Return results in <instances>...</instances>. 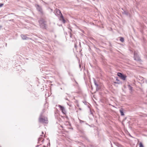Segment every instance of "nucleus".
Segmentation results:
<instances>
[{"instance_id": "6ab92c4d", "label": "nucleus", "mask_w": 147, "mask_h": 147, "mask_svg": "<svg viewBox=\"0 0 147 147\" xmlns=\"http://www.w3.org/2000/svg\"><path fill=\"white\" fill-rule=\"evenodd\" d=\"M99 89V88L98 86V87H96V90H98Z\"/></svg>"}, {"instance_id": "4be33fe9", "label": "nucleus", "mask_w": 147, "mask_h": 147, "mask_svg": "<svg viewBox=\"0 0 147 147\" xmlns=\"http://www.w3.org/2000/svg\"><path fill=\"white\" fill-rule=\"evenodd\" d=\"M83 122L84 121H82V120H80V122Z\"/></svg>"}, {"instance_id": "20e7f679", "label": "nucleus", "mask_w": 147, "mask_h": 147, "mask_svg": "<svg viewBox=\"0 0 147 147\" xmlns=\"http://www.w3.org/2000/svg\"><path fill=\"white\" fill-rule=\"evenodd\" d=\"M122 9L123 10V11L122 12L123 14L127 16L130 17V14L127 11L123 10V9Z\"/></svg>"}, {"instance_id": "dca6fc26", "label": "nucleus", "mask_w": 147, "mask_h": 147, "mask_svg": "<svg viewBox=\"0 0 147 147\" xmlns=\"http://www.w3.org/2000/svg\"><path fill=\"white\" fill-rule=\"evenodd\" d=\"M22 39L23 40H27L28 39V37H22Z\"/></svg>"}, {"instance_id": "412c9836", "label": "nucleus", "mask_w": 147, "mask_h": 147, "mask_svg": "<svg viewBox=\"0 0 147 147\" xmlns=\"http://www.w3.org/2000/svg\"><path fill=\"white\" fill-rule=\"evenodd\" d=\"M41 139V138H40L38 139V141H40V140L41 139Z\"/></svg>"}, {"instance_id": "393cba45", "label": "nucleus", "mask_w": 147, "mask_h": 147, "mask_svg": "<svg viewBox=\"0 0 147 147\" xmlns=\"http://www.w3.org/2000/svg\"><path fill=\"white\" fill-rule=\"evenodd\" d=\"M26 37L25 36H24V37Z\"/></svg>"}, {"instance_id": "f257e3e1", "label": "nucleus", "mask_w": 147, "mask_h": 147, "mask_svg": "<svg viewBox=\"0 0 147 147\" xmlns=\"http://www.w3.org/2000/svg\"><path fill=\"white\" fill-rule=\"evenodd\" d=\"M39 121L42 123H48L47 118L46 117H42L40 116L39 118Z\"/></svg>"}, {"instance_id": "39448f33", "label": "nucleus", "mask_w": 147, "mask_h": 147, "mask_svg": "<svg viewBox=\"0 0 147 147\" xmlns=\"http://www.w3.org/2000/svg\"><path fill=\"white\" fill-rule=\"evenodd\" d=\"M58 107H59L60 109V110L62 111V113L64 114H65L66 113V111L64 107L59 105H58Z\"/></svg>"}, {"instance_id": "9b49d317", "label": "nucleus", "mask_w": 147, "mask_h": 147, "mask_svg": "<svg viewBox=\"0 0 147 147\" xmlns=\"http://www.w3.org/2000/svg\"><path fill=\"white\" fill-rule=\"evenodd\" d=\"M128 87L129 90L131 91H132L133 88L130 85H128Z\"/></svg>"}, {"instance_id": "f03ea898", "label": "nucleus", "mask_w": 147, "mask_h": 147, "mask_svg": "<svg viewBox=\"0 0 147 147\" xmlns=\"http://www.w3.org/2000/svg\"><path fill=\"white\" fill-rule=\"evenodd\" d=\"M35 6L37 10L40 13L43 14V11L41 6L38 4L36 5Z\"/></svg>"}, {"instance_id": "a211bd4d", "label": "nucleus", "mask_w": 147, "mask_h": 147, "mask_svg": "<svg viewBox=\"0 0 147 147\" xmlns=\"http://www.w3.org/2000/svg\"><path fill=\"white\" fill-rule=\"evenodd\" d=\"M2 28V26L0 25V30Z\"/></svg>"}, {"instance_id": "a878e982", "label": "nucleus", "mask_w": 147, "mask_h": 147, "mask_svg": "<svg viewBox=\"0 0 147 147\" xmlns=\"http://www.w3.org/2000/svg\"><path fill=\"white\" fill-rule=\"evenodd\" d=\"M43 147H45V146H44Z\"/></svg>"}, {"instance_id": "2eb2a0df", "label": "nucleus", "mask_w": 147, "mask_h": 147, "mask_svg": "<svg viewBox=\"0 0 147 147\" xmlns=\"http://www.w3.org/2000/svg\"><path fill=\"white\" fill-rule=\"evenodd\" d=\"M139 145L140 147H144V146L141 142L140 143Z\"/></svg>"}, {"instance_id": "f3484780", "label": "nucleus", "mask_w": 147, "mask_h": 147, "mask_svg": "<svg viewBox=\"0 0 147 147\" xmlns=\"http://www.w3.org/2000/svg\"><path fill=\"white\" fill-rule=\"evenodd\" d=\"M3 5V3H0V7H2Z\"/></svg>"}, {"instance_id": "f8f14e48", "label": "nucleus", "mask_w": 147, "mask_h": 147, "mask_svg": "<svg viewBox=\"0 0 147 147\" xmlns=\"http://www.w3.org/2000/svg\"><path fill=\"white\" fill-rule=\"evenodd\" d=\"M57 14H59V15H60V14H62V13H61V11H60V10H59V9H58V10L57 11Z\"/></svg>"}, {"instance_id": "6e6552de", "label": "nucleus", "mask_w": 147, "mask_h": 147, "mask_svg": "<svg viewBox=\"0 0 147 147\" xmlns=\"http://www.w3.org/2000/svg\"><path fill=\"white\" fill-rule=\"evenodd\" d=\"M119 111L121 115L122 116H123L124 115V114L123 113V109L122 108H121L119 110Z\"/></svg>"}, {"instance_id": "bb28decb", "label": "nucleus", "mask_w": 147, "mask_h": 147, "mask_svg": "<svg viewBox=\"0 0 147 147\" xmlns=\"http://www.w3.org/2000/svg\"><path fill=\"white\" fill-rule=\"evenodd\" d=\"M93 0L94 1L95 0Z\"/></svg>"}, {"instance_id": "423d86ee", "label": "nucleus", "mask_w": 147, "mask_h": 147, "mask_svg": "<svg viewBox=\"0 0 147 147\" xmlns=\"http://www.w3.org/2000/svg\"><path fill=\"white\" fill-rule=\"evenodd\" d=\"M60 20L62 21V22H63L64 23H65V21L64 18L62 14H60Z\"/></svg>"}, {"instance_id": "ddd939ff", "label": "nucleus", "mask_w": 147, "mask_h": 147, "mask_svg": "<svg viewBox=\"0 0 147 147\" xmlns=\"http://www.w3.org/2000/svg\"><path fill=\"white\" fill-rule=\"evenodd\" d=\"M120 40L121 42H123L124 41V39L123 37H121Z\"/></svg>"}, {"instance_id": "5701e85b", "label": "nucleus", "mask_w": 147, "mask_h": 147, "mask_svg": "<svg viewBox=\"0 0 147 147\" xmlns=\"http://www.w3.org/2000/svg\"><path fill=\"white\" fill-rule=\"evenodd\" d=\"M70 31H72V30H71V29H70Z\"/></svg>"}, {"instance_id": "7ed1b4c3", "label": "nucleus", "mask_w": 147, "mask_h": 147, "mask_svg": "<svg viewBox=\"0 0 147 147\" xmlns=\"http://www.w3.org/2000/svg\"><path fill=\"white\" fill-rule=\"evenodd\" d=\"M134 59L135 60L139 61L140 60V58L138 55V54L134 52Z\"/></svg>"}, {"instance_id": "aec40b11", "label": "nucleus", "mask_w": 147, "mask_h": 147, "mask_svg": "<svg viewBox=\"0 0 147 147\" xmlns=\"http://www.w3.org/2000/svg\"><path fill=\"white\" fill-rule=\"evenodd\" d=\"M72 36V35H71V33L70 32V37H71Z\"/></svg>"}, {"instance_id": "b1692460", "label": "nucleus", "mask_w": 147, "mask_h": 147, "mask_svg": "<svg viewBox=\"0 0 147 147\" xmlns=\"http://www.w3.org/2000/svg\"><path fill=\"white\" fill-rule=\"evenodd\" d=\"M42 134H43V132H42Z\"/></svg>"}, {"instance_id": "0eeeda50", "label": "nucleus", "mask_w": 147, "mask_h": 147, "mask_svg": "<svg viewBox=\"0 0 147 147\" xmlns=\"http://www.w3.org/2000/svg\"><path fill=\"white\" fill-rule=\"evenodd\" d=\"M40 26L41 27L42 29H46V25L43 22L42 24H41Z\"/></svg>"}, {"instance_id": "9d476101", "label": "nucleus", "mask_w": 147, "mask_h": 147, "mask_svg": "<svg viewBox=\"0 0 147 147\" xmlns=\"http://www.w3.org/2000/svg\"><path fill=\"white\" fill-rule=\"evenodd\" d=\"M117 75L118 76L121 78L123 74L122 73H118L117 74Z\"/></svg>"}, {"instance_id": "1a4fd4ad", "label": "nucleus", "mask_w": 147, "mask_h": 147, "mask_svg": "<svg viewBox=\"0 0 147 147\" xmlns=\"http://www.w3.org/2000/svg\"><path fill=\"white\" fill-rule=\"evenodd\" d=\"M126 76L125 75H123L121 77V79L123 80H125L126 79Z\"/></svg>"}, {"instance_id": "4468645a", "label": "nucleus", "mask_w": 147, "mask_h": 147, "mask_svg": "<svg viewBox=\"0 0 147 147\" xmlns=\"http://www.w3.org/2000/svg\"><path fill=\"white\" fill-rule=\"evenodd\" d=\"M94 83L96 87H98V84L96 83V82L95 80H94Z\"/></svg>"}]
</instances>
